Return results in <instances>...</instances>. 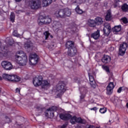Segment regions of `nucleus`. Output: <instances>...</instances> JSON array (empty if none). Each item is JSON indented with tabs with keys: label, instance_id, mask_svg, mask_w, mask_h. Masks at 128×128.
I'll use <instances>...</instances> for the list:
<instances>
[{
	"label": "nucleus",
	"instance_id": "393cba45",
	"mask_svg": "<svg viewBox=\"0 0 128 128\" xmlns=\"http://www.w3.org/2000/svg\"><path fill=\"white\" fill-rule=\"evenodd\" d=\"M70 14H72V10L68 8L64 9V18H66V16H70Z\"/></svg>",
	"mask_w": 128,
	"mask_h": 128
},
{
	"label": "nucleus",
	"instance_id": "5fc2aeb1",
	"mask_svg": "<svg viewBox=\"0 0 128 128\" xmlns=\"http://www.w3.org/2000/svg\"><path fill=\"white\" fill-rule=\"evenodd\" d=\"M108 124H110V120H109V122L108 123Z\"/></svg>",
	"mask_w": 128,
	"mask_h": 128
},
{
	"label": "nucleus",
	"instance_id": "412c9836",
	"mask_svg": "<svg viewBox=\"0 0 128 128\" xmlns=\"http://www.w3.org/2000/svg\"><path fill=\"white\" fill-rule=\"evenodd\" d=\"M122 30V26H116L113 28V32L114 34H118Z\"/></svg>",
	"mask_w": 128,
	"mask_h": 128
},
{
	"label": "nucleus",
	"instance_id": "58836bf2",
	"mask_svg": "<svg viewBox=\"0 0 128 128\" xmlns=\"http://www.w3.org/2000/svg\"><path fill=\"white\" fill-rule=\"evenodd\" d=\"M44 34L46 36L45 40H48V36H50V33L48 32H44Z\"/></svg>",
	"mask_w": 128,
	"mask_h": 128
},
{
	"label": "nucleus",
	"instance_id": "f03ea898",
	"mask_svg": "<svg viewBox=\"0 0 128 128\" xmlns=\"http://www.w3.org/2000/svg\"><path fill=\"white\" fill-rule=\"evenodd\" d=\"M16 58L20 66H26L28 62V56L24 51H18L16 53Z\"/></svg>",
	"mask_w": 128,
	"mask_h": 128
},
{
	"label": "nucleus",
	"instance_id": "f8f14e48",
	"mask_svg": "<svg viewBox=\"0 0 128 128\" xmlns=\"http://www.w3.org/2000/svg\"><path fill=\"white\" fill-rule=\"evenodd\" d=\"M76 54H78V50L76 48L68 50V56H76Z\"/></svg>",
	"mask_w": 128,
	"mask_h": 128
},
{
	"label": "nucleus",
	"instance_id": "f3484780",
	"mask_svg": "<svg viewBox=\"0 0 128 128\" xmlns=\"http://www.w3.org/2000/svg\"><path fill=\"white\" fill-rule=\"evenodd\" d=\"M100 36V34L99 30H98L96 32H94L91 34V38L95 40H98Z\"/></svg>",
	"mask_w": 128,
	"mask_h": 128
},
{
	"label": "nucleus",
	"instance_id": "1a4fd4ad",
	"mask_svg": "<svg viewBox=\"0 0 128 128\" xmlns=\"http://www.w3.org/2000/svg\"><path fill=\"white\" fill-rule=\"evenodd\" d=\"M128 44L126 42H123L122 44H120V47L119 48V54L120 56H124L126 54V50L128 48Z\"/></svg>",
	"mask_w": 128,
	"mask_h": 128
},
{
	"label": "nucleus",
	"instance_id": "dca6fc26",
	"mask_svg": "<svg viewBox=\"0 0 128 128\" xmlns=\"http://www.w3.org/2000/svg\"><path fill=\"white\" fill-rule=\"evenodd\" d=\"M102 62L104 64H110V56L108 55H104L102 58Z\"/></svg>",
	"mask_w": 128,
	"mask_h": 128
},
{
	"label": "nucleus",
	"instance_id": "4c0bfd02",
	"mask_svg": "<svg viewBox=\"0 0 128 128\" xmlns=\"http://www.w3.org/2000/svg\"><path fill=\"white\" fill-rule=\"evenodd\" d=\"M124 88H126L124 86H122L120 87L118 90V94H120V92H122V90H124Z\"/></svg>",
	"mask_w": 128,
	"mask_h": 128
},
{
	"label": "nucleus",
	"instance_id": "2eb2a0df",
	"mask_svg": "<svg viewBox=\"0 0 128 128\" xmlns=\"http://www.w3.org/2000/svg\"><path fill=\"white\" fill-rule=\"evenodd\" d=\"M47 110L49 111V114L50 118H54V112L58 110V108L56 106H52L50 108L47 109Z\"/></svg>",
	"mask_w": 128,
	"mask_h": 128
},
{
	"label": "nucleus",
	"instance_id": "ddd939ff",
	"mask_svg": "<svg viewBox=\"0 0 128 128\" xmlns=\"http://www.w3.org/2000/svg\"><path fill=\"white\" fill-rule=\"evenodd\" d=\"M54 14L56 16V18H64V9L56 11Z\"/></svg>",
	"mask_w": 128,
	"mask_h": 128
},
{
	"label": "nucleus",
	"instance_id": "6ab92c4d",
	"mask_svg": "<svg viewBox=\"0 0 128 128\" xmlns=\"http://www.w3.org/2000/svg\"><path fill=\"white\" fill-rule=\"evenodd\" d=\"M107 94L110 95L112 94V82H110L106 87Z\"/></svg>",
	"mask_w": 128,
	"mask_h": 128
},
{
	"label": "nucleus",
	"instance_id": "a18cd8bd",
	"mask_svg": "<svg viewBox=\"0 0 128 128\" xmlns=\"http://www.w3.org/2000/svg\"><path fill=\"white\" fill-rule=\"evenodd\" d=\"M16 92H17L18 94H20V88H16Z\"/></svg>",
	"mask_w": 128,
	"mask_h": 128
},
{
	"label": "nucleus",
	"instance_id": "a19ab883",
	"mask_svg": "<svg viewBox=\"0 0 128 128\" xmlns=\"http://www.w3.org/2000/svg\"><path fill=\"white\" fill-rule=\"evenodd\" d=\"M12 34L13 36H20V34H18V31L16 30H14L12 32Z\"/></svg>",
	"mask_w": 128,
	"mask_h": 128
},
{
	"label": "nucleus",
	"instance_id": "bb28decb",
	"mask_svg": "<svg viewBox=\"0 0 128 128\" xmlns=\"http://www.w3.org/2000/svg\"><path fill=\"white\" fill-rule=\"evenodd\" d=\"M76 122L78 124H86V121L80 118H76Z\"/></svg>",
	"mask_w": 128,
	"mask_h": 128
},
{
	"label": "nucleus",
	"instance_id": "c9c22d12",
	"mask_svg": "<svg viewBox=\"0 0 128 128\" xmlns=\"http://www.w3.org/2000/svg\"><path fill=\"white\" fill-rule=\"evenodd\" d=\"M102 68H103V70H106V72H110V68H108V66H102Z\"/></svg>",
	"mask_w": 128,
	"mask_h": 128
},
{
	"label": "nucleus",
	"instance_id": "4d7b16f0",
	"mask_svg": "<svg viewBox=\"0 0 128 128\" xmlns=\"http://www.w3.org/2000/svg\"><path fill=\"white\" fill-rule=\"evenodd\" d=\"M36 116H40V114H36Z\"/></svg>",
	"mask_w": 128,
	"mask_h": 128
},
{
	"label": "nucleus",
	"instance_id": "5701e85b",
	"mask_svg": "<svg viewBox=\"0 0 128 128\" xmlns=\"http://www.w3.org/2000/svg\"><path fill=\"white\" fill-rule=\"evenodd\" d=\"M88 24L89 26H90V28H94L96 26V20L90 19L88 20Z\"/></svg>",
	"mask_w": 128,
	"mask_h": 128
},
{
	"label": "nucleus",
	"instance_id": "bf43d9fd",
	"mask_svg": "<svg viewBox=\"0 0 128 128\" xmlns=\"http://www.w3.org/2000/svg\"><path fill=\"white\" fill-rule=\"evenodd\" d=\"M28 0H26V2H28Z\"/></svg>",
	"mask_w": 128,
	"mask_h": 128
},
{
	"label": "nucleus",
	"instance_id": "72a5a7b5",
	"mask_svg": "<svg viewBox=\"0 0 128 128\" xmlns=\"http://www.w3.org/2000/svg\"><path fill=\"white\" fill-rule=\"evenodd\" d=\"M44 24H48L52 22V18H46L44 20Z\"/></svg>",
	"mask_w": 128,
	"mask_h": 128
},
{
	"label": "nucleus",
	"instance_id": "0eeeda50",
	"mask_svg": "<svg viewBox=\"0 0 128 128\" xmlns=\"http://www.w3.org/2000/svg\"><path fill=\"white\" fill-rule=\"evenodd\" d=\"M38 55H36V54H31L30 56L29 62L30 64L34 66V64H38Z\"/></svg>",
	"mask_w": 128,
	"mask_h": 128
},
{
	"label": "nucleus",
	"instance_id": "cd10ccee",
	"mask_svg": "<svg viewBox=\"0 0 128 128\" xmlns=\"http://www.w3.org/2000/svg\"><path fill=\"white\" fill-rule=\"evenodd\" d=\"M112 18V12L110 10H108L107 12V14L106 16V20H110V18Z\"/></svg>",
	"mask_w": 128,
	"mask_h": 128
},
{
	"label": "nucleus",
	"instance_id": "aec40b11",
	"mask_svg": "<svg viewBox=\"0 0 128 128\" xmlns=\"http://www.w3.org/2000/svg\"><path fill=\"white\" fill-rule=\"evenodd\" d=\"M7 40H8V42L7 43V46H5L3 47L4 50H6V48L9 46H12V44H14V40L12 38H7Z\"/></svg>",
	"mask_w": 128,
	"mask_h": 128
},
{
	"label": "nucleus",
	"instance_id": "c03bdc74",
	"mask_svg": "<svg viewBox=\"0 0 128 128\" xmlns=\"http://www.w3.org/2000/svg\"><path fill=\"white\" fill-rule=\"evenodd\" d=\"M38 24H39V26H42V24H44V20L39 21Z\"/></svg>",
	"mask_w": 128,
	"mask_h": 128
},
{
	"label": "nucleus",
	"instance_id": "8fccbe9b",
	"mask_svg": "<svg viewBox=\"0 0 128 128\" xmlns=\"http://www.w3.org/2000/svg\"><path fill=\"white\" fill-rule=\"evenodd\" d=\"M76 128H82L80 125H78V126H77Z\"/></svg>",
	"mask_w": 128,
	"mask_h": 128
},
{
	"label": "nucleus",
	"instance_id": "39448f33",
	"mask_svg": "<svg viewBox=\"0 0 128 128\" xmlns=\"http://www.w3.org/2000/svg\"><path fill=\"white\" fill-rule=\"evenodd\" d=\"M2 78L4 80H6L8 82H20V76L15 74H2Z\"/></svg>",
	"mask_w": 128,
	"mask_h": 128
},
{
	"label": "nucleus",
	"instance_id": "3c124183",
	"mask_svg": "<svg viewBox=\"0 0 128 128\" xmlns=\"http://www.w3.org/2000/svg\"><path fill=\"white\" fill-rule=\"evenodd\" d=\"M2 80V77L0 76V80Z\"/></svg>",
	"mask_w": 128,
	"mask_h": 128
},
{
	"label": "nucleus",
	"instance_id": "2f4dec72",
	"mask_svg": "<svg viewBox=\"0 0 128 128\" xmlns=\"http://www.w3.org/2000/svg\"><path fill=\"white\" fill-rule=\"evenodd\" d=\"M120 0H114V8H118L120 6Z\"/></svg>",
	"mask_w": 128,
	"mask_h": 128
},
{
	"label": "nucleus",
	"instance_id": "ea45409f",
	"mask_svg": "<svg viewBox=\"0 0 128 128\" xmlns=\"http://www.w3.org/2000/svg\"><path fill=\"white\" fill-rule=\"evenodd\" d=\"M68 122H66L62 126H60V128H66L68 126Z\"/></svg>",
	"mask_w": 128,
	"mask_h": 128
},
{
	"label": "nucleus",
	"instance_id": "f257e3e1",
	"mask_svg": "<svg viewBox=\"0 0 128 128\" xmlns=\"http://www.w3.org/2000/svg\"><path fill=\"white\" fill-rule=\"evenodd\" d=\"M33 84L35 86H41L42 88L48 90L50 86V83L46 80H42V76H39L34 78Z\"/></svg>",
	"mask_w": 128,
	"mask_h": 128
},
{
	"label": "nucleus",
	"instance_id": "4be33fe9",
	"mask_svg": "<svg viewBox=\"0 0 128 128\" xmlns=\"http://www.w3.org/2000/svg\"><path fill=\"white\" fill-rule=\"evenodd\" d=\"M56 2V0H42V6H50L52 2Z\"/></svg>",
	"mask_w": 128,
	"mask_h": 128
},
{
	"label": "nucleus",
	"instance_id": "a211bd4d",
	"mask_svg": "<svg viewBox=\"0 0 128 128\" xmlns=\"http://www.w3.org/2000/svg\"><path fill=\"white\" fill-rule=\"evenodd\" d=\"M66 48H68V50H70L76 48L74 46V42L72 40H68L66 44Z\"/></svg>",
	"mask_w": 128,
	"mask_h": 128
},
{
	"label": "nucleus",
	"instance_id": "20e7f679",
	"mask_svg": "<svg viewBox=\"0 0 128 128\" xmlns=\"http://www.w3.org/2000/svg\"><path fill=\"white\" fill-rule=\"evenodd\" d=\"M60 118L63 120H70V122H71L72 124H74L76 122V116H74L73 117H72V115H70V114H60Z\"/></svg>",
	"mask_w": 128,
	"mask_h": 128
},
{
	"label": "nucleus",
	"instance_id": "f704fd0d",
	"mask_svg": "<svg viewBox=\"0 0 128 128\" xmlns=\"http://www.w3.org/2000/svg\"><path fill=\"white\" fill-rule=\"evenodd\" d=\"M81 96H80V102H84V98L86 96V94H81Z\"/></svg>",
	"mask_w": 128,
	"mask_h": 128
},
{
	"label": "nucleus",
	"instance_id": "79ce46f5",
	"mask_svg": "<svg viewBox=\"0 0 128 128\" xmlns=\"http://www.w3.org/2000/svg\"><path fill=\"white\" fill-rule=\"evenodd\" d=\"M122 20L124 24H128V18H122Z\"/></svg>",
	"mask_w": 128,
	"mask_h": 128
},
{
	"label": "nucleus",
	"instance_id": "864d4df0",
	"mask_svg": "<svg viewBox=\"0 0 128 128\" xmlns=\"http://www.w3.org/2000/svg\"><path fill=\"white\" fill-rule=\"evenodd\" d=\"M2 48V42H0V48Z\"/></svg>",
	"mask_w": 128,
	"mask_h": 128
},
{
	"label": "nucleus",
	"instance_id": "a878e982",
	"mask_svg": "<svg viewBox=\"0 0 128 128\" xmlns=\"http://www.w3.org/2000/svg\"><path fill=\"white\" fill-rule=\"evenodd\" d=\"M80 94H86V92H88V88L86 86H83L80 88H79Z\"/></svg>",
	"mask_w": 128,
	"mask_h": 128
},
{
	"label": "nucleus",
	"instance_id": "13d9d810",
	"mask_svg": "<svg viewBox=\"0 0 128 128\" xmlns=\"http://www.w3.org/2000/svg\"><path fill=\"white\" fill-rule=\"evenodd\" d=\"M111 78H112L110 77L109 78V80H110Z\"/></svg>",
	"mask_w": 128,
	"mask_h": 128
},
{
	"label": "nucleus",
	"instance_id": "6e6552de",
	"mask_svg": "<svg viewBox=\"0 0 128 128\" xmlns=\"http://www.w3.org/2000/svg\"><path fill=\"white\" fill-rule=\"evenodd\" d=\"M2 66L6 70H12V64L8 61L4 60L2 62Z\"/></svg>",
	"mask_w": 128,
	"mask_h": 128
},
{
	"label": "nucleus",
	"instance_id": "c756f323",
	"mask_svg": "<svg viewBox=\"0 0 128 128\" xmlns=\"http://www.w3.org/2000/svg\"><path fill=\"white\" fill-rule=\"evenodd\" d=\"M122 10L124 12L128 11V5L126 4H124L121 7Z\"/></svg>",
	"mask_w": 128,
	"mask_h": 128
},
{
	"label": "nucleus",
	"instance_id": "e433bc0d",
	"mask_svg": "<svg viewBox=\"0 0 128 128\" xmlns=\"http://www.w3.org/2000/svg\"><path fill=\"white\" fill-rule=\"evenodd\" d=\"M100 112L101 114H104L105 112H106V108H100Z\"/></svg>",
	"mask_w": 128,
	"mask_h": 128
},
{
	"label": "nucleus",
	"instance_id": "7c9ffc66",
	"mask_svg": "<svg viewBox=\"0 0 128 128\" xmlns=\"http://www.w3.org/2000/svg\"><path fill=\"white\" fill-rule=\"evenodd\" d=\"M14 20H16V14L14 12H12L10 15V20L12 22H14Z\"/></svg>",
	"mask_w": 128,
	"mask_h": 128
},
{
	"label": "nucleus",
	"instance_id": "7ed1b4c3",
	"mask_svg": "<svg viewBox=\"0 0 128 128\" xmlns=\"http://www.w3.org/2000/svg\"><path fill=\"white\" fill-rule=\"evenodd\" d=\"M55 92H59L57 96H62L66 92V84L62 81L59 82L55 88Z\"/></svg>",
	"mask_w": 128,
	"mask_h": 128
},
{
	"label": "nucleus",
	"instance_id": "49530a36",
	"mask_svg": "<svg viewBox=\"0 0 128 128\" xmlns=\"http://www.w3.org/2000/svg\"><path fill=\"white\" fill-rule=\"evenodd\" d=\"M25 47L26 48H30V44L26 43L25 44Z\"/></svg>",
	"mask_w": 128,
	"mask_h": 128
},
{
	"label": "nucleus",
	"instance_id": "9b49d317",
	"mask_svg": "<svg viewBox=\"0 0 128 128\" xmlns=\"http://www.w3.org/2000/svg\"><path fill=\"white\" fill-rule=\"evenodd\" d=\"M62 24L58 21H54L53 23V28L54 30L58 32L62 28Z\"/></svg>",
	"mask_w": 128,
	"mask_h": 128
},
{
	"label": "nucleus",
	"instance_id": "c85d7f7f",
	"mask_svg": "<svg viewBox=\"0 0 128 128\" xmlns=\"http://www.w3.org/2000/svg\"><path fill=\"white\" fill-rule=\"evenodd\" d=\"M36 111L38 114H42V112L44 110V108L42 106H38L36 108Z\"/></svg>",
	"mask_w": 128,
	"mask_h": 128
},
{
	"label": "nucleus",
	"instance_id": "423d86ee",
	"mask_svg": "<svg viewBox=\"0 0 128 128\" xmlns=\"http://www.w3.org/2000/svg\"><path fill=\"white\" fill-rule=\"evenodd\" d=\"M28 6L32 10H38L40 8L42 3L39 0H30L28 2Z\"/></svg>",
	"mask_w": 128,
	"mask_h": 128
},
{
	"label": "nucleus",
	"instance_id": "6e6d98bb",
	"mask_svg": "<svg viewBox=\"0 0 128 128\" xmlns=\"http://www.w3.org/2000/svg\"><path fill=\"white\" fill-rule=\"evenodd\" d=\"M16 14H18V11H16Z\"/></svg>",
	"mask_w": 128,
	"mask_h": 128
},
{
	"label": "nucleus",
	"instance_id": "de8ad7c7",
	"mask_svg": "<svg viewBox=\"0 0 128 128\" xmlns=\"http://www.w3.org/2000/svg\"><path fill=\"white\" fill-rule=\"evenodd\" d=\"M98 110L96 107H94V108H91V110Z\"/></svg>",
	"mask_w": 128,
	"mask_h": 128
},
{
	"label": "nucleus",
	"instance_id": "473e14b6",
	"mask_svg": "<svg viewBox=\"0 0 128 128\" xmlns=\"http://www.w3.org/2000/svg\"><path fill=\"white\" fill-rule=\"evenodd\" d=\"M76 12H77V14H83L84 12L82 10H80V6H77V7L76 8Z\"/></svg>",
	"mask_w": 128,
	"mask_h": 128
},
{
	"label": "nucleus",
	"instance_id": "b1692460",
	"mask_svg": "<svg viewBox=\"0 0 128 128\" xmlns=\"http://www.w3.org/2000/svg\"><path fill=\"white\" fill-rule=\"evenodd\" d=\"M95 22L97 26H100V24H102V22H104L102 18L100 17H96L95 19Z\"/></svg>",
	"mask_w": 128,
	"mask_h": 128
},
{
	"label": "nucleus",
	"instance_id": "09e8293b",
	"mask_svg": "<svg viewBox=\"0 0 128 128\" xmlns=\"http://www.w3.org/2000/svg\"><path fill=\"white\" fill-rule=\"evenodd\" d=\"M22 0H15V2H20Z\"/></svg>",
	"mask_w": 128,
	"mask_h": 128
},
{
	"label": "nucleus",
	"instance_id": "9d476101",
	"mask_svg": "<svg viewBox=\"0 0 128 128\" xmlns=\"http://www.w3.org/2000/svg\"><path fill=\"white\" fill-rule=\"evenodd\" d=\"M106 36H108L112 32V28L110 24L106 23L104 24V28L103 30Z\"/></svg>",
	"mask_w": 128,
	"mask_h": 128
},
{
	"label": "nucleus",
	"instance_id": "4468645a",
	"mask_svg": "<svg viewBox=\"0 0 128 128\" xmlns=\"http://www.w3.org/2000/svg\"><path fill=\"white\" fill-rule=\"evenodd\" d=\"M88 76H89V80L90 82V84L92 88H96V81L94 80V76H92V74H90L89 73Z\"/></svg>",
	"mask_w": 128,
	"mask_h": 128
},
{
	"label": "nucleus",
	"instance_id": "37998d69",
	"mask_svg": "<svg viewBox=\"0 0 128 128\" xmlns=\"http://www.w3.org/2000/svg\"><path fill=\"white\" fill-rule=\"evenodd\" d=\"M45 116H47L48 118H50L49 110H47V112H45Z\"/></svg>",
	"mask_w": 128,
	"mask_h": 128
},
{
	"label": "nucleus",
	"instance_id": "603ef678",
	"mask_svg": "<svg viewBox=\"0 0 128 128\" xmlns=\"http://www.w3.org/2000/svg\"><path fill=\"white\" fill-rule=\"evenodd\" d=\"M126 108H128V102L126 103Z\"/></svg>",
	"mask_w": 128,
	"mask_h": 128
}]
</instances>
